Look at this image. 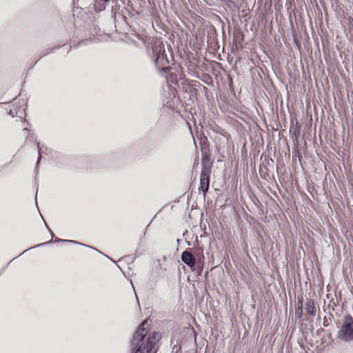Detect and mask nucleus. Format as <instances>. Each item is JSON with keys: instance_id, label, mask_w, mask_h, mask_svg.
<instances>
[{"instance_id": "1", "label": "nucleus", "mask_w": 353, "mask_h": 353, "mask_svg": "<svg viewBox=\"0 0 353 353\" xmlns=\"http://www.w3.org/2000/svg\"><path fill=\"white\" fill-rule=\"evenodd\" d=\"M146 321L142 322L136 330L131 342L132 353H150L154 347V343L150 341V338L145 343L144 337L148 332L145 325Z\"/></svg>"}, {"instance_id": "2", "label": "nucleus", "mask_w": 353, "mask_h": 353, "mask_svg": "<svg viewBox=\"0 0 353 353\" xmlns=\"http://www.w3.org/2000/svg\"><path fill=\"white\" fill-rule=\"evenodd\" d=\"M337 337L346 343L353 341V318L350 314L345 316L342 326L338 331Z\"/></svg>"}, {"instance_id": "3", "label": "nucleus", "mask_w": 353, "mask_h": 353, "mask_svg": "<svg viewBox=\"0 0 353 353\" xmlns=\"http://www.w3.org/2000/svg\"><path fill=\"white\" fill-rule=\"evenodd\" d=\"M152 52L154 57V62L162 72L166 73L172 69L170 66L164 67L165 64L168 63L169 61L163 48L155 47L152 48Z\"/></svg>"}, {"instance_id": "4", "label": "nucleus", "mask_w": 353, "mask_h": 353, "mask_svg": "<svg viewBox=\"0 0 353 353\" xmlns=\"http://www.w3.org/2000/svg\"><path fill=\"white\" fill-rule=\"evenodd\" d=\"M198 251H199V252H196L194 255L188 250H184L181 255V259L182 262L184 263L190 268L193 269L196 262V257H197L198 261H200L201 259H204V256L203 254V250L201 248H199Z\"/></svg>"}, {"instance_id": "5", "label": "nucleus", "mask_w": 353, "mask_h": 353, "mask_svg": "<svg viewBox=\"0 0 353 353\" xmlns=\"http://www.w3.org/2000/svg\"><path fill=\"white\" fill-rule=\"evenodd\" d=\"M10 110L8 113L12 117H17L22 119L25 117L26 104L23 99L21 101L20 99H14L10 105Z\"/></svg>"}, {"instance_id": "6", "label": "nucleus", "mask_w": 353, "mask_h": 353, "mask_svg": "<svg viewBox=\"0 0 353 353\" xmlns=\"http://www.w3.org/2000/svg\"><path fill=\"white\" fill-rule=\"evenodd\" d=\"M210 174L211 172L205 171H201V173L200 190L202 191L204 196L208 192L210 188Z\"/></svg>"}, {"instance_id": "7", "label": "nucleus", "mask_w": 353, "mask_h": 353, "mask_svg": "<svg viewBox=\"0 0 353 353\" xmlns=\"http://www.w3.org/2000/svg\"><path fill=\"white\" fill-rule=\"evenodd\" d=\"M212 163L210 161V155L207 152H202L201 154V165L202 170L211 172Z\"/></svg>"}, {"instance_id": "8", "label": "nucleus", "mask_w": 353, "mask_h": 353, "mask_svg": "<svg viewBox=\"0 0 353 353\" xmlns=\"http://www.w3.org/2000/svg\"><path fill=\"white\" fill-rule=\"evenodd\" d=\"M305 309L308 314L314 316L316 313L314 301L312 299H308L305 303Z\"/></svg>"}, {"instance_id": "9", "label": "nucleus", "mask_w": 353, "mask_h": 353, "mask_svg": "<svg viewBox=\"0 0 353 353\" xmlns=\"http://www.w3.org/2000/svg\"><path fill=\"white\" fill-rule=\"evenodd\" d=\"M303 301V296L298 297L297 307L295 310V317L299 319H300L302 316Z\"/></svg>"}, {"instance_id": "10", "label": "nucleus", "mask_w": 353, "mask_h": 353, "mask_svg": "<svg viewBox=\"0 0 353 353\" xmlns=\"http://www.w3.org/2000/svg\"><path fill=\"white\" fill-rule=\"evenodd\" d=\"M35 143L38 149V159L36 164V168H37L41 159V153H46L48 148L44 145H41L40 143L37 141H35Z\"/></svg>"}, {"instance_id": "11", "label": "nucleus", "mask_w": 353, "mask_h": 353, "mask_svg": "<svg viewBox=\"0 0 353 353\" xmlns=\"http://www.w3.org/2000/svg\"><path fill=\"white\" fill-rule=\"evenodd\" d=\"M54 242L57 243V242H68V243H74V244H78V245H81L82 246H85V247H88L89 248H91V249H93L97 252H99V253L101 254H103L101 252L99 251L97 249L92 247V246H90V245H87L85 244H83V243H79L76 241H74V240H65V239H59V238H56L55 240L54 241Z\"/></svg>"}, {"instance_id": "12", "label": "nucleus", "mask_w": 353, "mask_h": 353, "mask_svg": "<svg viewBox=\"0 0 353 353\" xmlns=\"http://www.w3.org/2000/svg\"><path fill=\"white\" fill-rule=\"evenodd\" d=\"M159 336L158 333L153 332L152 335H149L147 339H144L145 343H146L147 340L150 338V341L154 343V345H155V340L157 339V337ZM145 338V336L144 337Z\"/></svg>"}, {"instance_id": "13", "label": "nucleus", "mask_w": 353, "mask_h": 353, "mask_svg": "<svg viewBox=\"0 0 353 353\" xmlns=\"http://www.w3.org/2000/svg\"><path fill=\"white\" fill-rule=\"evenodd\" d=\"M219 2L223 3L225 5L230 8L232 5H234V2L232 0H219Z\"/></svg>"}, {"instance_id": "14", "label": "nucleus", "mask_w": 353, "mask_h": 353, "mask_svg": "<svg viewBox=\"0 0 353 353\" xmlns=\"http://www.w3.org/2000/svg\"><path fill=\"white\" fill-rule=\"evenodd\" d=\"M323 327H327L329 326V322H328V319L326 316L324 317L323 319Z\"/></svg>"}, {"instance_id": "15", "label": "nucleus", "mask_w": 353, "mask_h": 353, "mask_svg": "<svg viewBox=\"0 0 353 353\" xmlns=\"http://www.w3.org/2000/svg\"><path fill=\"white\" fill-rule=\"evenodd\" d=\"M52 242V240L51 239V240H50V241H47V242H45V243H43L38 244L37 245H36V246H34V247H32V248L41 247V246H43V245H47V244L51 243Z\"/></svg>"}, {"instance_id": "16", "label": "nucleus", "mask_w": 353, "mask_h": 353, "mask_svg": "<svg viewBox=\"0 0 353 353\" xmlns=\"http://www.w3.org/2000/svg\"><path fill=\"white\" fill-rule=\"evenodd\" d=\"M325 332V330L323 328H319L316 331L317 335H320L322 332Z\"/></svg>"}, {"instance_id": "17", "label": "nucleus", "mask_w": 353, "mask_h": 353, "mask_svg": "<svg viewBox=\"0 0 353 353\" xmlns=\"http://www.w3.org/2000/svg\"><path fill=\"white\" fill-rule=\"evenodd\" d=\"M327 338L331 341H333V338H332V334L331 333H329L327 335Z\"/></svg>"}, {"instance_id": "18", "label": "nucleus", "mask_w": 353, "mask_h": 353, "mask_svg": "<svg viewBox=\"0 0 353 353\" xmlns=\"http://www.w3.org/2000/svg\"><path fill=\"white\" fill-rule=\"evenodd\" d=\"M45 225H46L48 231L50 232L52 236L54 235L53 232H52V230L49 228V227L48 226V225L46 224V223L45 222Z\"/></svg>"}, {"instance_id": "19", "label": "nucleus", "mask_w": 353, "mask_h": 353, "mask_svg": "<svg viewBox=\"0 0 353 353\" xmlns=\"http://www.w3.org/2000/svg\"><path fill=\"white\" fill-rule=\"evenodd\" d=\"M30 248H28L26 250V252H28V250H30Z\"/></svg>"}, {"instance_id": "20", "label": "nucleus", "mask_w": 353, "mask_h": 353, "mask_svg": "<svg viewBox=\"0 0 353 353\" xmlns=\"http://www.w3.org/2000/svg\"><path fill=\"white\" fill-rule=\"evenodd\" d=\"M30 248H28L26 250V252H28V250H30Z\"/></svg>"}, {"instance_id": "21", "label": "nucleus", "mask_w": 353, "mask_h": 353, "mask_svg": "<svg viewBox=\"0 0 353 353\" xmlns=\"http://www.w3.org/2000/svg\"><path fill=\"white\" fill-rule=\"evenodd\" d=\"M30 248H28L26 250V252H28V250H30Z\"/></svg>"}, {"instance_id": "22", "label": "nucleus", "mask_w": 353, "mask_h": 353, "mask_svg": "<svg viewBox=\"0 0 353 353\" xmlns=\"http://www.w3.org/2000/svg\"><path fill=\"white\" fill-rule=\"evenodd\" d=\"M55 48H54V49H55ZM53 50H54V48L51 49L50 52L53 51Z\"/></svg>"}]
</instances>
